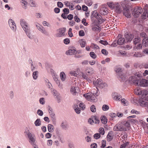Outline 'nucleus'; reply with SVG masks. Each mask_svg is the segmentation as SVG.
Returning a JSON list of instances; mask_svg holds the SVG:
<instances>
[{"mask_svg": "<svg viewBox=\"0 0 148 148\" xmlns=\"http://www.w3.org/2000/svg\"><path fill=\"white\" fill-rule=\"evenodd\" d=\"M78 89V88L77 87L72 86L70 89L71 93L73 95H75L77 92Z\"/></svg>", "mask_w": 148, "mask_h": 148, "instance_id": "412c9836", "label": "nucleus"}, {"mask_svg": "<svg viewBox=\"0 0 148 148\" xmlns=\"http://www.w3.org/2000/svg\"><path fill=\"white\" fill-rule=\"evenodd\" d=\"M119 79L122 82L127 80V78L125 75L123 74V73H121L118 75Z\"/></svg>", "mask_w": 148, "mask_h": 148, "instance_id": "f3484780", "label": "nucleus"}, {"mask_svg": "<svg viewBox=\"0 0 148 148\" xmlns=\"http://www.w3.org/2000/svg\"><path fill=\"white\" fill-rule=\"evenodd\" d=\"M90 110L92 112H96V108L95 106L92 105L90 107Z\"/></svg>", "mask_w": 148, "mask_h": 148, "instance_id": "052dcab7", "label": "nucleus"}, {"mask_svg": "<svg viewBox=\"0 0 148 148\" xmlns=\"http://www.w3.org/2000/svg\"><path fill=\"white\" fill-rule=\"evenodd\" d=\"M48 111L50 114V115L51 118H54L55 116V114L53 111L52 109L50 106H49L48 107Z\"/></svg>", "mask_w": 148, "mask_h": 148, "instance_id": "b1692460", "label": "nucleus"}, {"mask_svg": "<svg viewBox=\"0 0 148 148\" xmlns=\"http://www.w3.org/2000/svg\"><path fill=\"white\" fill-rule=\"evenodd\" d=\"M34 124L36 126H38L41 124V121L40 119H37L34 122Z\"/></svg>", "mask_w": 148, "mask_h": 148, "instance_id": "e433bc0d", "label": "nucleus"}, {"mask_svg": "<svg viewBox=\"0 0 148 148\" xmlns=\"http://www.w3.org/2000/svg\"><path fill=\"white\" fill-rule=\"evenodd\" d=\"M8 24L12 30L14 32H15L16 31V27L14 21L12 19L10 18L8 20Z\"/></svg>", "mask_w": 148, "mask_h": 148, "instance_id": "1a4fd4ad", "label": "nucleus"}, {"mask_svg": "<svg viewBox=\"0 0 148 148\" xmlns=\"http://www.w3.org/2000/svg\"><path fill=\"white\" fill-rule=\"evenodd\" d=\"M115 71L116 73H118V75H119L120 73H123L121 69L119 66L116 67L115 68Z\"/></svg>", "mask_w": 148, "mask_h": 148, "instance_id": "c9c22d12", "label": "nucleus"}, {"mask_svg": "<svg viewBox=\"0 0 148 148\" xmlns=\"http://www.w3.org/2000/svg\"><path fill=\"white\" fill-rule=\"evenodd\" d=\"M90 47L94 49H99V47L97 45L93 43H91Z\"/></svg>", "mask_w": 148, "mask_h": 148, "instance_id": "a19ab883", "label": "nucleus"}, {"mask_svg": "<svg viewBox=\"0 0 148 148\" xmlns=\"http://www.w3.org/2000/svg\"><path fill=\"white\" fill-rule=\"evenodd\" d=\"M48 131L52 133L54 130V127L53 125L51 124H49L48 125Z\"/></svg>", "mask_w": 148, "mask_h": 148, "instance_id": "cd10ccee", "label": "nucleus"}, {"mask_svg": "<svg viewBox=\"0 0 148 148\" xmlns=\"http://www.w3.org/2000/svg\"><path fill=\"white\" fill-rule=\"evenodd\" d=\"M92 29L93 31L97 32H99L101 30V28L98 26H93Z\"/></svg>", "mask_w": 148, "mask_h": 148, "instance_id": "72a5a7b5", "label": "nucleus"}, {"mask_svg": "<svg viewBox=\"0 0 148 148\" xmlns=\"http://www.w3.org/2000/svg\"><path fill=\"white\" fill-rule=\"evenodd\" d=\"M99 93L97 91L95 93H88L84 94L83 95L88 100L92 102H95L96 101V96H98Z\"/></svg>", "mask_w": 148, "mask_h": 148, "instance_id": "7ed1b4c3", "label": "nucleus"}, {"mask_svg": "<svg viewBox=\"0 0 148 148\" xmlns=\"http://www.w3.org/2000/svg\"><path fill=\"white\" fill-rule=\"evenodd\" d=\"M79 43L80 44V45L83 48L85 47V44H86V42L83 40H79Z\"/></svg>", "mask_w": 148, "mask_h": 148, "instance_id": "a18cd8bd", "label": "nucleus"}, {"mask_svg": "<svg viewBox=\"0 0 148 148\" xmlns=\"http://www.w3.org/2000/svg\"><path fill=\"white\" fill-rule=\"evenodd\" d=\"M99 132L100 134H101L102 135H104L105 133L104 129L103 128H100L99 130Z\"/></svg>", "mask_w": 148, "mask_h": 148, "instance_id": "bf43d9fd", "label": "nucleus"}, {"mask_svg": "<svg viewBox=\"0 0 148 148\" xmlns=\"http://www.w3.org/2000/svg\"><path fill=\"white\" fill-rule=\"evenodd\" d=\"M116 3H114L112 2H109L107 3V4L110 8L114 9Z\"/></svg>", "mask_w": 148, "mask_h": 148, "instance_id": "bb28decb", "label": "nucleus"}, {"mask_svg": "<svg viewBox=\"0 0 148 148\" xmlns=\"http://www.w3.org/2000/svg\"><path fill=\"white\" fill-rule=\"evenodd\" d=\"M94 138L96 139H97L100 137V134L99 133H96L94 135Z\"/></svg>", "mask_w": 148, "mask_h": 148, "instance_id": "13d9d810", "label": "nucleus"}, {"mask_svg": "<svg viewBox=\"0 0 148 148\" xmlns=\"http://www.w3.org/2000/svg\"><path fill=\"white\" fill-rule=\"evenodd\" d=\"M77 52L75 48L73 47H71L70 49L66 52V54L67 55H72L76 53Z\"/></svg>", "mask_w": 148, "mask_h": 148, "instance_id": "4468645a", "label": "nucleus"}, {"mask_svg": "<svg viewBox=\"0 0 148 148\" xmlns=\"http://www.w3.org/2000/svg\"><path fill=\"white\" fill-rule=\"evenodd\" d=\"M125 36L128 42L131 41L134 37L133 35L131 34H127Z\"/></svg>", "mask_w": 148, "mask_h": 148, "instance_id": "aec40b11", "label": "nucleus"}, {"mask_svg": "<svg viewBox=\"0 0 148 148\" xmlns=\"http://www.w3.org/2000/svg\"><path fill=\"white\" fill-rule=\"evenodd\" d=\"M73 108L77 114H79L80 113L81 109L79 108L78 105L76 104L74 105L73 106Z\"/></svg>", "mask_w": 148, "mask_h": 148, "instance_id": "393cba45", "label": "nucleus"}, {"mask_svg": "<svg viewBox=\"0 0 148 148\" xmlns=\"http://www.w3.org/2000/svg\"><path fill=\"white\" fill-rule=\"evenodd\" d=\"M142 45L141 44H138L136 46V48L137 50L141 49L142 48Z\"/></svg>", "mask_w": 148, "mask_h": 148, "instance_id": "338daca9", "label": "nucleus"}, {"mask_svg": "<svg viewBox=\"0 0 148 148\" xmlns=\"http://www.w3.org/2000/svg\"><path fill=\"white\" fill-rule=\"evenodd\" d=\"M142 45L143 46L147 47L148 46V37H145L143 40Z\"/></svg>", "mask_w": 148, "mask_h": 148, "instance_id": "5701e85b", "label": "nucleus"}, {"mask_svg": "<svg viewBox=\"0 0 148 148\" xmlns=\"http://www.w3.org/2000/svg\"><path fill=\"white\" fill-rule=\"evenodd\" d=\"M60 76L61 80L62 81H65L66 79V76L65 73L64 72H62L60 73Z\"/></svg>", "mask_w": 148, "mask_h": 148, "instance_id": "7c9ffc66", "label": "nucleus"}, {"mask_svg": "<svg viewBox=\"0 0 148 148\" xmlns=\"http://www.w3.org/2000/svg\"><path fill=\"white\" fill-rule=\"evenodd\" d=\"M140 94H141L143 95H146L148 94V91L147 90H143L140 91Z\"/></svg>", "mask_w": 148, "mask_h": 148, "instance_id": "de8ad7c7", "label": "nucleus"}, {"mask_svg": "<svg viewBox=\"0 0 148 148\" xmlns=\"http://www.w3.org/2000/svg\"><path fill=\"white\" fill-rule=\"evenodd\" d=\"M108 11L107 8L105 6L102 7L100 11V14L102 15H105L106 14Z\"/></svg>", "mask_w": 148, "mask_h": 148, "instance_id": "a211bd4d", "label": "nucleus"}, {"mask_svg": "<svg viewBox=\"0 0 148 148\" xmlns=\"http://www.w3.org/2000/svg\"><path fill=\"white\" fill-rule=\"evenodd\" d=\"M38 71H35L33 72L32 73V77L34 79L36 80L37 79L38 76Z\"/></svg>", "mask_w": 148, "mask_h": 148, "instance_id": "2f4dec72", "label": "nucleus"}, {"mask_svg": "<svg viewBox=\"0 0 148 148\" xmlns=\"http://www.w3.org/2000/svg\"><path fill=\"white\" fill-rule=\"evenodd\" d=\"M106 141L105 140H102V145L101 147V148H104L106 146Z\"/></svg>", "mask_w": 148, "mask_h": 148, "instance_id": "69168bd1", "label": "nucleus"}, {"mask_svg": "<svg viewBox=\"0 0 148 148\" xmlns=\"http://www.w3.org/2000/svg\"><path fill=\"white\" fill-rule=\"evenodd\" d=\"M90 56L93 59H95L97 57V56L93 52H91L90 53Z\"/></svg>", "mask_w": 148, "mask_h": 148, "instance_id": "8fccbe9b", "label": "nucleus"}, {"mask_svg": "<svg viewBox=\"0 0 148 148\" xmlns=\"http://www.w3.org/2000/svg\"><path fill=\"white\" fill-rule=\"evenodd\" d=\"M94 85L99 88L102 89L107 87L108 85L106 83H104L101 79L99 78L95 81L93 82Z\"/></svg>", "mask_w": 148, "mask_h": 148, "instance_id": "f03ea898", "label": "nucleus"}, {"mask_svg": "<svg viewBox=\"0 0 148 148\" xmlns=\"http://www.w3.org/2000/svg\"><path fill=\"white\" fill-rule=\"evenodd\" d=\"M113 130L115 131H125L127 130V129L120 124H117L114 127Z\"/></svg>", "mask_w": 148, "mask_h": 148, "instance_id": "6e6552de", "label": "nucleus"}, {"mask_svg": "<svg viewBox=\"0 0 148 148\" xmlns=\"http://www.w3.org/2000/svg\"><path fill=\"white\" fill-rule=\"evenodd\" d=\"M140 41V38L138 37L135 38L133 40V42L135 44H136L138 43Z\"/></svg>", "mask_w": 148, "mask_h": 148, "instance_id": "09e8293b", "label": "nucleus"}, {"mask_svg": "<svg viewBox=\"0 0 148 148\" xmlns=\"http://www.w3.org/2000/svg\"><path fill=\"white\" fill-rule=\"evenodd\" d=\"M113 132L112 131H110L107 136V140L108 141H110L113 138Z\"/></svg>", "mask_w": 148, "mask_h": 148, "instance_id": "6ab92c4d", "label": "nucleus"}, {"mask_svg": "<svg viewBox=\"0 0 148 148\" xmlns=\"http://www.w3.org/2000/svg\"><path fill=\"white\" fill-rule=\"evenodd\" d=\"M64 42L65 44L67 45L69 43L70 40L68 38L65 39L64 40Z\"/></svg>", "mask_w": 148, "mask_h": 148, "instance_id": "774afa93", "label": "nucleus"}, {"mask_svg": "<svg viewBox=\"0 0 148 148\" xmlns=\"http://www.w3.org/2000/svg\"><path fill=\"white\" fill-rule=\"evenodd\" d=\"M132 47L131 45H125L124 47L125 50H129L132 48Z\"/></svg>", "mask_w": 148, "mask_h": 148, "instance_id": "4d7b16f0", "label": "nucleus"}, {"mask_svg": "<svg viewBox=\"0 0 148 148\" xmlns=\"http://www.w3.org/2000/svg\"><path fill=\"white\" fill-rule=\"evenodd\" d=\"M79 107L81 108V109L84 110L85 108V106L83 103H80L79 105Z\"/></svg>", "mask_w": 148, "mask_h": 148, "instance_id": "e2e57ef3", "label": "nucleus"}, {"mask_svg": "<svg viewBox=\"0 0 148 148\" xmlns=\"http://www.w3.org/2000/svg\"><path fill=\"white\" fill-rule=\"evenodd\" d=\"M125 40L124 38L120 37L117 40L118 44L119 45L123 44L125 42Z\"/></svg>", "mask_w": 148, "mask_h": 148, "instance_id": "c85d7f7f", "label": "nucleus"}, {"mask_svg": "<svg viewBox=\"0 0 148 148\" xmlns=\"http://www.w3.org/2000/svg\"><path fill=\"white\" fill-rule=\"evenodd\" d=\"M100 119L101 122L103 124H105L107 123L108 120L105 116H102Z\"/></svg>", "mask_w": 148, "mask_h": 148, "instance_id": "a878e982", "label": "nucleus"}, {"mask_svg": "<svg viewBox=\"0 0 148 148\" xmlns=\"http://www.w3.org/2000/svg\"><path fill=\"white\" fill-rule=\"evenodd\" d=\"M122 124L123 125H124L127 127H130V123L128 121H124L122 122Z\"/></svg>", "mask_w": 148, "mask_h": 148, "instance_id": "49530a36", "label": "nucleus"}, {"mask_svg": "<svg viewBox=\"0 0 148 148\" xmlns=\"http://www.w3.org/2000/svg\"><path fill=\"white\" fill-rule=\"evenodd\" d=\"M112 98L115 101H119L121 100V95L117 92H113L112 95Z\"/></svg>", "mask_w": 148, "mask_h": 148, "instance_id": "2eb2a0df", "label": "nucleus"}, {"mask_svg": "<svg viewBox=\"0 0 148 148\" xmlns=\"http://www.w3.org/2000/svg\"><path fill=\"white\" fill-rule=\"evenodd\" d=\"M25 133L26 134L29 140V142L32 145H34L36 140L35 135L28 130L25 131Z\"/></svg>", "mask_w": 148, "mask_h": 148, "instance_id": "423d86ee", "label": "nucleus"}, {"mask_svg": "<svg viewBox=\"0 0 148 148\" xmlns=\"http://www.w3.org/2000/svg\"><path fill=\"white\" fill-rule=\"evenodd\" d=\"M121 101L123 103L124 106H127L128 105L129 102L125 99H122Z\"/></svg>", "mask_w": 148, "mask_h": 148, "instance_id": "864d4df0", "label": "nucleus"}, {"mask_svg": "<svg viewBox=\"0 0 148 148\" xmlns=\"http://www.w3.org/2000/svg\"><path fill=\"white\" fill-rule=\"evenodd\" d=\"M70 73L72 76H73L75 77H77L78 75L77 74L75 71H71L70 72Z\"/></svg>", "mask_w": 148, "mask_h": 148, "instance_id": "0e129e2a", "label": "nucleus"}, {"mask_svg": "<svg viewBox=\"0 0 148 148\" xmlns=\"http://www.w3.org/2000/svg\"><path fill=\"white\" fill-rule=\"evenodd\" d=\"M92 119H93V123L96 124H98L99 123L100 121L97 117L93 116V117L92 118Z\"/></svg>", "mask_w": 148, "mask_h": 148, "instance_id": "4c0bfd02", "label": "nucleus"}, {"mask_svg": "<svg viewBox=\"0 0 148 148\" xmlns=\"http://www.w3.org/2000/svg\"><path fill=\"white\" fill-rule=\"evenodd\" d=\"M79 35L80 36H83L85 34L83 30H81L79 32Z\"/></svg>", "mask_w": 148, "mask_h": 148, "instance_id": "680f3d73", "label": "nucleus"}, {"mask_svg": "<svg viewBox=\"0 0 148 148\" xmlns=\"http://www.w3.org/2000/svg\"><path fill=\"white\" fill-rule=\"evenodd\" d=\"M39 102L40 104L44 105L45 104V99L44 98H41L39 100Z\"/></svg>", "mask_w": 148, "mask_h": 148, "instance_id": "603ef678", "label": "nucleus"}, {"mask_svg": "<svg viewBox=\"0 0 148 148\" xmlns=\"http://www.w3.org/2000/svg\"><path fill=\"white\" fill-rule=\"evenodd\" d=\"M85 3L88 6H90L92 4V2L91 0H85Z\"/></svg>", "mask_w": 148, "mask_h": 148, "instance_id": "37998d69", "label": "nucleus"}, {"mask_svg": "<svg viewBox=\"0 0 148 148\" xmlns=\"http://www.w3.org/2000/svg\"><path fill=\"white\" fill-rule=\"evenodd\" d=\"M51 72L52 73L53 72L54 79L56 82H57L58 80V76L56 73H54V71L52 69L51 70Z\"/></svg>", "mask_w": 148, "mask_h": 148, "instance_id": "c03bdc74", "label": "nucleus"}, {"mask_svg": "<svg viewBox=\"0 0 148 148\" xmlns=\"http://www.w3.org/2000/svg\"><path fill=\"white\" fill-rule=\"evenodd\" d=\"M109 109V106L106 104L103 105L102 107V110L103 111L108 110Z\"/></svg>", "mask_w": 148, "mask_h": 148, "instance_id": "3c124183", "label": "nucleus"}, {"mask_svg": "<svg viewBox=\"0 0 148 148\" xmlns=\"http://www.w3.org/2000/svg\"><path fill=\"white\" fill-rule=\"evenodd\" d=\"M65 29L64 28H60L57 30V33L56 35L57 37H61L64 35Z\"/></svg>", "mask_w": 148, "mask_h": 148, "instance_id": "9b49d317", "label": "nucleus"}, {"mask_svg": "<svg viewBox=\"0 0 148 148\" xmlns=\"http://www.w3.org/2000/svg\"><path fill=\"white\" fill-rule=\"evenodd\" d=\"M134 57H141L142 56V54L138 52H136L133 56Z\"/></svg>", "mask_w": 148, "mask_h": 148, "instance_id": "79ce46f5", "label": "nucleus"}, {"mask_svg": "<svg viewBox=\"0 0 148 148\" xmlns=\"http://www.w3.org/2000/svg\"><path fill=\"white\" fill-rule=\"evenodd\" d=\"M145 99L146 100L145 101L142 100H140V104L142 107H146V110L148 112V97H147Z\"/></svg>", "mask_w": 148, "mask_h": 148, "instance_id": "ddd939ff", "label": "nucleus"}, {"mask_svg": "<svg viewBox=\"0 0 148 148\" xmlns=\"http://www.w3.org/2000/svg\"><path fill=\"white\" fill-rule=\"evenodd\" d=\"M95 17L97 20L99 24H101L106 20L103 17H102L98 13L96 12L94 15Z\"/></svg>", "mask_w": 148, "mask_h": 148, "instance_id": "9d476101", "label": "nucleus"}, {"mask_svg": "<svg viewBox=\"0 0 148 148\" xmlns=\"http://www.w3.org/2000/svg\"><path fill=\"white\" fill-rule=\"evenodd\" d=\"M115 6L114 7L115 11L118 13H120L122 11V9L121 6L118 3H116Z\"/></svg>", "mask_w": 148, "mask_h": 148, "instance_id": "dca6fc26", "label": "nucleus"}, {"mask_svg": "<svg viewBox=\"0 0 148 148\" xmlns=\"http://www.w3.org/2000/svg\"><path fill=\"white\" fill-rule=\"evenodd\" d=\"M21 2L22 3L24 4L23 5V8L24 9H26L27 8V7L26 6L27 4V2L26 1V0H20Z\"/></svg>", "mask_w": 148, "mask_h": 148, "instance_id": "ea45409f", "label": "nucleus"}, {"mask_svg": "<svg viewBox=\"0 0 148 148\" xmlns=\"http://www.w3.org/2000/svg\"><path fill=\"white\" fill-rule=\"evenodd\" d=\"M85 74L87 75H91L94 73L95 72L93 68L91 67H86V68Z\"/></svg>", "mask_w": 148, "mask_h": 148, "instance_id": "f8f14e48", "label": "nucleus"}, {"mask_svg": "<svg viewBox=\"0 0 148 148\" xmlns=\"http://www.w3.org/2000/svg\"><path fill=\"white\" fill-rule=\"evenodd\" d=\"M29 4L32 7H35L36 5L34 1L32 0H30L29 1Z\"/></svg>", "mask_w": 148, "mask_h": 148, "instance_id": "5fc2aeb1", "label": "nucleus"}, {"mask_svg": "<svg viewBox=\"0 0 148 148\" xmlns=\"http://www.w3.org/2000/svg\"><path fill=\"white\" fill-rule=\"evenodd\" d=\"M143 12V9L141 7L135 8H134L132 14L135 17H138Z\"/></svg>", "mask_w": 148, "mask_h": 148, "instance_id": "0eeeda50", "label": "nucleus"}, {"mask_svg": "<svg viewBox=\"0 0 148 148\" xmlns=\"http://www.w3.org/2000/svg\"><path fill=\"white\" fill-rule=\"evenodd\" d=\"M40 32L46 36H49V33L46 31L44 27L41 29Z\"/></svg>", "mask_w": 148, "mask_h": 148, "instance_id": "58836bf2", "label": "nucleus"}, {"mask_svg": "<svg viewBox=\"0 0 148 148\" xmlns=\"http://www.w3.org/2000/svg\"><path fill=\"white\" fill-rule=\"evenodd\" d=\"M81 75L82 76V77L84 79L86 80L89 83H90L91 82L90 77L88 76V75H86L85 73H81Z\"/></svg>", "mask_w": 148, "mask_h": 148, "instance_id": "4be33fe9", "label": "nucleus"}, {"mask_svg": "<svg viewBox=\"0 0 148 148\" xmlns=\"http://www.w3.org/2000/svg\"><path fill=\"white\" fill-rule=\"evenodd\" d=\"M37 114L39 116H42L43 114V112L42 111L38 109L37 111Z\"/></svg>", "mask_w": 148, "mask_h": 148, "instance_id": "6e6d98bb", "label": "nucleus"}, {"mask_svg": "<svg viewBox=\"0 0 148 148\" xmlns=\"http://www.w3.org/2000/svg\"><path fill=\"white\" fill-rule=\"evenodd\" d=\"M132 10V8L130 6H125L123 10V15L126 17L130 18L131 16Z\"/></svg>", "mask_w": 148, "mask_h": 148, "instance_id": "39448f33", "label": "nucleus"}, {"mask_svg": "<svg viewBox=\"0 0 148 148\" xmlns=\"http://www.w3.org/2000/svg\"><path fill=\"white\" fill-rule=\"evenodd\" d=\"M61 126L62 129L64 130H66L68 128V125L66 122H62Z\"/></svg>", "mask_w": 148, "mask_h": 148, "instance_id": "c756f323", "label": "nucleus"}, {"mask_svg": "<svg viewBox=\"0 0 148 148\" xmlns=\"http://www.w3.org/2000/svg\"><path fill=\"white\" fill-rule=\"evenodd\" d=\"M129 81L130 83L137 86L143 87L148 86V80L145 79H137L134 76H131L129 78Z\"/></svg>", "mask_w": 148, "mask_h": 148, "instance_id": "f257e3e1", "label": "nucleus"}, {"mask_svg": "<svg viewBox=\"0 0 148 148\" xmlns=\"http://www.w3.org/2000/svg\"><path fill=\"white\" fill-rule=\"evenodd\" d=\"M143 74L141 72H138L136 73L134 75V76H134L135 77V78H137V79H138L136 77V76H137L138 77H142Z\"/></svg>", "mask_w": 148, "mask_h": 148, "instance_id": "473e14b6", "label": "nucleus"}, {"mask_svg": "<svg viewBox=\"0 0 148 148\" xmlns=\"http://www.w3.org/2000/svg\"><path fill=\"white\" fill-rule=\"evenodd\" d=\"M28 37L30 39L34 38V36L30 32V31L25 33Z\"/></svg>", "mask_w": 148, "mask_h": 148, "instance_id": "f704fd0d", "label": "nucleus"}, {"mask_svg": "<svg viewBox=\"0 0 148 148\" xmlns=\"http://www.w3.org/2000/svg\"><path fill=\"white\" fill-rule=\"evenodd\" d=\"M20 22L21 26L25 33L30 31L28 23L25 19L23 18L20 19Z\"/></svg>", "mask_w": 148, "mask_h": 148, "instance_id": "20e7f679", "label": "nucleus"}]
</instances>
